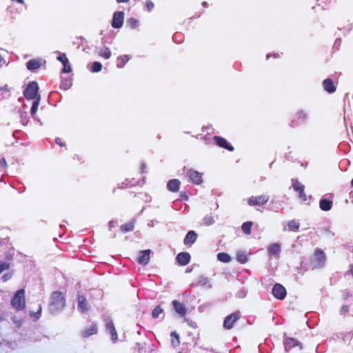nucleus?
I'll use <instances>...</instances> for the list:
<instances>
[{
    "label": "nucleus",
    "instance_id": "f257e3e1",
    "mask_svg": "<svg viewBox=\"0 0 353 353\" xmlns=\"http://www.w3.org/2000/svg\"><path fill=\"white\" fill-rule=\"evenodd\" d=\"M66 305V299L62 292L54 291L50 297L49 310L55 314L61 311Z\"/></svg>",
    "mask_w": 353,
    "mask_h": 353
},
{
    "label": "nucleus",
    "instance_id": "f03ea898",
    "mask_svg": "<svg viewBox=\"0 0 353 353\" xmlns=\"http://www.w3.org/2000/svg\"><path fill=\"white\" fill-rule=\"evenodd\" d=\"M25 290L19 289L13 295L11 299V305L17 311H21L26 308Z\"/></svg>",
    "mask_w": 353,
    "mask_h": 353
},
{
    "label": "nucleus",
    "instance_id": "7ed1b4c3",
    "mask_svg": "<svg viewBox=\"0 0 353 353\" xmlns=\"http://www.w3.org/2000/svg\"><path fill=\"white\" fill-rule=\"evenodd\" d=\"M327 256L323 250L316 248L313 256L310 259V263L313 268H321L325 265Z\"/></svg>",
    "mask_w": 353,
    "mask_h": 353
},
{
    "label": "nucleus",
    "instance_id": "20e7f679",
    "mask_svg": "<svg viewBox=\"0 0 353 353\" xmlns=\"http://www.w3.org/2000/svg\"><path fill=\"white\" fill-rule=\"evenodd\" d=\"M39 89L37 81H30L23 92V96L27 100H35L38 97H41V94L38 93Z\"/></svg>",
    "mask_w": 353,
    "mask_h": 353
},
{
    "label": "nucleus",
    "instance_id": "39448f33",
    "mask_svg": "<svg viewBox=\"0 0 353 353\" xmlns=\"http://www.w3.org/2000/svg\"><path fill=\"white\" fill-rule=\"evenodd\" d=\"M241 317L239 311L234 312L230 315L227 316L223 321V326L225 330H231L234 324Z\"/></svg>",
    "mask_w": 353,
    "mask_h": 353
},
{
    "label": "nucleus",
    "instance_id": "423d86ee",
    "mask_svg": "<svg viewBox=\"0 0 353 353\" xmlns=\"http://www.w3.org/2000/svg\"><path fill=\"white\" fill-rule=\"evenodd\" d=\"M98 332V325L95 322H92L80 332V336L83 339H87Z\"/></svg>",
    "mask_w": 353,
    "mask_h": 353
},
{
    "label": "nucleus",
    "instance_id": "0eeeda50",
    "mask_svg": "<svg viewBox=\"0 0 353 353\" xmlns=\"http://www.w3.org/2000/svg\"><path fill=\"white\" fill-rule=\"evenodd\" d=\"M283 343L285 351H290L292 350H301L303 348L302 344L292 337L285 339Z\"/></svg>",
    "mask_w": 353,
    "mask_h": 353
},
{
    "label": "nucleus",
    "instance_id": "6e6552de",
    "mask_svg": "<svg viewBox=\"0 0 353 353\" xmlns=\"http://www.w3.org/2000/svg\"><path fill=\"white\" fill-rule=\"evenodd\" d=\"M292 185L295 192H297L299 193V199L303 201H305L307 200V195L305 193V186L303 185L300 181H299L297 179H292Z\"/></svg>",
    "mask_w": 353,
    "mask_h": 353
},
{
    "label": "nucleus",
    "instance_id": "1a4fd4ad",
    "mask_svg": "<svg viewBox=\"0 0 353 353\" xmlns=\"http://www.w3.org/2000/svg\"><path fill=\"white\" fill-rule=\"evenodd\" d=\"M272 293L276 299L283 300L286 296L287 291L283 285L280 283H276L272 288Z\"/></svg>",
    "mask_w": 353,
    "mask_h": 353
},
{
    "label": "nucleus",
    "instance_id": "9d476101",
    "mask_svg": "<svg viewBox=\"0 0 353 353\" xmlns=\"http://www.w3.org/2000/svg\"><path fill=\"white\" fill-rule=\"evenodd\" d=\"M269 200L268 195H260L256 196H251L248 199V203L250 206L263 205L265 204Z\"/></svg>",
    "mask_w": 353,
    "mask_h": 353
},
{
    "label": "nucleus",
    "instance_id": "9b49d317",
    "mask_svg": "<svg viewBox=\"0 0 353 353\" xmlns=\"http://www.w3.org/2000/svg\"><path fill=\"white\" fill-rule=\"evenodd\" d=\"M187 176L194 184L199 185L203 182V174L190 169L187 172Z\"/></svg>",
    "mask_w": 353,
    "mask_h": 353
},
{
    "label": "nucleus",
    "instance_id": "f8f14e48",
    "mask_svg": "<svg viewBox=\"0 0 353 353\" xmlns=\"http://www.w3.org/2000/svg\"><path fill=\"white\" fill-rule=\"evenodd\" d=\"M124 20V12L123 11H117L113 14L112 26L114 28H120L122 27Z\"/></svg>",
    "mask_w": 353,
    "mask_h": 353
},
{
    "label": "nucleus",
    "instance_id": "ddd939ff",
    "mask_svg": "<svg viewBox=\"0 0 353 353\" xmlns=\"http://www.w3.org/2000/svg\"><path fill=\"white\" fill-rule=\"evenodd\" d=\"M213 139L219 147L226 149L230 152L234 151V147L225 138L219 136H214Z\"/></svg>",
    "mask_w": 353,
    "mask_h": 353
},
{
    "label": "nucleus",
    "instance_id": "4468645a",
    "mask_svg": "<svg viewBox=\"0 0 353 353\" xmlns=\"http://www.w3.org/2000/svg\"><path fill=\"white\" fill-rule=\"evenodd\" d=\"M172 306L175 312L181 316H185L187 314V307L185 305L177 300H174L172 302Z\"/></svg>",
    "mask_w": 353,
    "mask_h": 353
},
{
    "label": "nucleus",
    "instance_id": "2eb2a0df",
    "mask_svg": "<svg viewBox=\"0 0 353 353\" xmlns=\"http://www.w3.org/2000/svg\"><path fill=\"white\" fill-rule=\"evenodd\" d=\"M191 256L187 252H182L177 254L176 257V262L181 266L186 265L190 261Z\"/></svg>",
    "mask_w": 353,
    "mask_h": 353
},
{
    "label": "nucleus",
    "instance_id": "dca6fc26",
    "mask_svg": "<svg viewBox=\"0 0 353 353\" xmlns=\"http://www.w3.org/2000/svg\"><path fill=\"white\" fill-rule=\"evenodd\" d=\"M198 234L194 230H190L185 235L183 243L188 247H191L196 242Z\"/></svg>",
    "mask_w": 353,
    "mask_h": 353
},
{
    "label": "nucleus",
    "instance_id": "f3484780",
    "mask_svg": "<svg viewBox=\"0 0 353 353\" xmlns=\"http://www.w3.org/2000/svg\"><path fill=\"white\" fill-rule=\"evenodd\" d=\"M57 59L61 61L63 65L62 69L63 72L68 73L71 72V65L65 53H60L59 56L57 57Z\"/></svg>",
    "mask_w": 353,
    "mask_h": 353
},
{
    "label": "nucleus",
    "instance_id": "a211bd4d",
    "mask_svg": "<svg viewBox=\"0 0 353 353\" xmlns=\"http://www.w3.org/2000/svg\"><path fill=\"white\" fill-rule=\"evenodd\" d=\"M150 250H141L138 257V263L143 265H147L150 262Z\"/></svg>",
    "mask_w": 353,
    "mask_h": 353
},
{
    "label": "nucleus",
    "instance_id": "6ab92c4d",
    "mask_svg": "<svg viewBox=\"0 0 353 353\" xmlns=\"http://www.w3.org/2000/svg\"><path fill=\"white\" fill-rule=\"evenodd\" d=\"M105 328L108 331L110 332L112 341L114 343L116 342L118 339V334L114 327L113 321L111 319L107 321L105 324Z\"/></svg>",
    "mask_w": 353,
    "mask_h": 353
},
{
    "label": "nucleus",
    "instance_id": "aec40b11",
    "mask_svg": "<svg viewBox=\"0 0 353 353\" xmlns=\"http://www.w3.org/2000/svg\"><path fill=\"white\" fill-rule=\"evenodd\" d=\"M77 299L78 301V307L81 312L83 313L87 312L88 310V303L86 298L83 295L79 294Z\"/></svg>",
    "mask_w": 353,
    "mask_h": 353
},
{
    "label": "nucleus",
    "instance_id": "412c9836",
    "mask_svg": "<svg viewBox=\"0 0 353 353\" xmlns=\"http://www.w3.org/2000/svg\"><path fill=\"white\" fill-rule=\"evenodd\" d=\"M281 244L279 243H271L268 247V253L270 256L279 255L281 252Z\"/></svg>",
    "mask_w": 353,
    "mask_h": 353
},
{
    "label": "nucleus",
    "instance_id": "4be33fe9",
    "mask_svg": "<svg viewBox=\"0 0 353 353\" xmlns=\"http://www.w3.org/2000/svg\"><path fill=\"white\" fill-rule=\"evenodd\" d=\"M323 85L324 90L329 93H333L336 90V87L334 85L333 81L329 78L323 81Z\"/></svg>",
    "mask_w": 353,
    "mask_h": 353
},
{
    "label": "nucleus",
    "instance_id": "5701e85b",
    "mask_svg": "<svg viewBox=\"0 0 353 353\" xmlns=\"http://www.w3.org/2000/svg\"><path fill=\"white\" fill-rule=\"evenodd\" d=\"M180 181L178 179H172L170 180L167 184V188L170 191L173 192H176L179 190Z\"/></svg>",
    "mask_w": 353,
    "mask_h": 353
},
{
    "label": "nucleus",
    "instance_id": "b1692460",
    "mask_svg": "<svg viewBox=\"0 0 353 353\" xmlns=\"http://www.w3.org/2000/svg\"><path fill=\"white\" fill-rule=\"evenodd\" d=\"M332 201L324 198H322L319 201V207L323 211H329L332 208Z\"/></svg>",
    "mask_w": 353,
    "mask_h": 353
},
{
    "label": "nucleus",
    "instance_id": "393cba45",
    "mask_svg": "<svg viewBox=\"0 0 353 353\" xmlns=\"http://www.w3.org/2000/svg\"><path fill=\"white\" fill-rule=\"evenodd\" d=\"M41 65V60L39 59H30L27 62L26 66L29 70H35L39 68Z\"/></svg>",
    "mask_w": 353,
    "mask_h": 353
},
{
    "label": "nucleus",
    "instance_id": "a878e982",
    "mask_svg": "<svg viewBox=\"0 0 353 353\" xmlns=\"http://www.w3.org/2000/svg\"><path fill=\"white\" fill-rule=\"evenodd\" d=\"M170 337L172 345L174 347H179L181 343L179 334L176 331H173L170 334Z\"/></svg>",
    "mask_w": 353,
    "mask_h": 353
},
{
    "label": "nucleus",
    "instance_id": "bb28decb",
    "mask_svg": "<svg viewBox=\"0 0 353 353\" xmlns=\"http://www.w3.org/2000/svg\"><path fill=\"white\" fill-rule=\"evenodd\" d=\"M134 228V221H132L130 222L123 224L120 226V230L122 232H131Z\"/></svg>",
    "mask_w": 353,
    "mask_h": 353
},
{
    "label": "nucleus",
    "instance_id": "cd10ccee",
    "mask_svg": "<svg viewBox=\"0 0 353 353\" xmlns=\"http://www.w3.org/2000/svg\"><path fill=\"white\" fill-rule=\"evenodd\" d=\"M130 59H131V57L129 55H124V56H121V57H118L117 66L120 68H123L125 65V64L127 63V61L128 60H130Z\"/></svg>",
    "mask_w": 353,
    "mask_h": 353
},
{
    "label": "nucleus",
    "instance_id": "c85d7f7f",
    "mask_svg": "<svg viewBox=\"0 0 353 353\" xmlns=\"http://www.w3.org/2000/svg\"><path fill=\"white\" fill-rule=\"evenodd\" d=\"M41 97H38L37 99L33 101L31 109H30V114L32 117H34L35 114L37 113V111L38 110V107L41 101Z\"/></svg>",
    "mask_w": 353,
    "mask_h": 353
},
{
    "label": "nucleus",
    "instance_id": "c756f323",
    "mask_svg": "<svg viewBox=\"0 0 353 353\" xmlns=\"http://www.w3.org/2000/svg\"><path fill=\"white\" fill-rule=\"evenodd\" d=\"M72 85V81L70 78L63 79L61 82L60 88L65 90H68Z\"/></svg>",
    "mask_w": 353,
    "mask_h": 353
},
{
    "label": "nucleus",
    "instance_id": "7c9ffc66",
    "mask_svg": "<svg viewBox=\"0 0 353 353\" xmlns=\"http://www.w3.org/2000/svg\"><path fill=\"white\" fill-rule=\"evenodd\" d=\"M253 225L252 221H246L241 225V230L246 235L251 234V228Z\"/></svg>",
    "mask_w": 353,
    "mask_h": 353
},
{
    "label": "nucleus",
    "instance_id": "2f4dec72",
    "mask_svg": "<svg viewBox=\"0 0 353 353\" xmlns=\"http://www.w3.org/2000/svg\"><path fill=\"white\" fill-rule=\"evenodd\" d=\"M217 259L219 261L223 263H229L231 261V256L225 252H220L217 254Z\"/></svg>",
    "mask_w": 353,
    "mask_h": 353
},
{
    "label": "nucleus",
    "instance_id": "473e14b6",
    "mask_svg": "<svg viewBox=\"0 0 353 353\" xmlns=\"http://www.w3.org/2000/svg\"><path fill=\"white\" fill-rule=\"evenodd\" d=\"M236 260L241 263H245L248 261L247 254L243 252H238L236 254Z\"/></svg>",
    "mask_w": 353,
    "mask_h": 353
},
{
    "label": "nucleus",
    "instance_id": "72a5a7b5",
    "mask_svg": "<svg viewBox=\"0 0 353 353\" xmlns=\"http://www.w3.org/2000/svg\"><path fill=\"white\" fill-rule=\"evenodd\" d=\"M99 54V56L103 57L106 59H108L111 57V51L108 48H103L100 49Z\"/></svg>",
    "mask_w": 353,
    "mask_h": 353
},
{
    "label": "nucleus",
    "instance_id": "f704fd0d",
    "mask_svg": "<svg viewBox=\"0 0 353 353\" xmlns=\"http://www.w3.org/2000/svg\"><path fill=\"white\" fill-rule=\"evenodd\" d=\"M102 69V64L99 61H94L92 63L90 70L92 72H98Z\"/></svg>",
    "mask_w": 353,
    "mask_h": 353
},
{
    "label": "nucleus",
    "instance_id": "c9c22d12",
    "mask_svg": "<svg viewBox=\"0 0 353 353\" xmlns=\"http://www.w3.org/2000/svg\"><path fill=\"white\" fill-rule=\"evenodd\" d=\"M288 225L290 230L292 231H296L299 228V223L295 220H292L289 221Z\"/></svg>",
    "mask_w": 353,
    "mask_h": 353
},
{
    "label": "nucleus",
    "instance_id": "e433bc0d",
    "mask_svg": "<svg viewBox=\"0 0 353 353\" xmlns=\"http://www.w3.org/2000/svg\"><path fill=\"white\" fill-rule=\"evenodd\" d=\"M163 312V309L161 307V306H157L154 308V310L152 312V316L154 319H157L159 317V315L162 314Z\"/></svg>",
    "mask_w": 353,
    "mask_h": 353
},
{
    "label": "nucleus",
    "instance_id": "4c0bfd02",
    "mask_svg": "<svg viewBox=\"0 0 353 353\" xmlns=\"http://www.w3.org/2000/svg\"><path fill=\"white\" fill-rule=\"evenodd\" d=\"M203 223L205 225H207V226L211 225L214 223V217L211 215L205 216L203 219Z\"/></svg>",
    "mask_w": 353,
    "mask_h": 353
},
{
    "label": "nucleus",
    "instance_id": "58836bf2",
    "mask_svg": "<svg viewBox=\"0 0 353 353\" xmlns=\"http://www.w3.org/2000/svg\"><path fill=\"white\" fill-rule=\"evenodd\" d=\"M127 24L129 25L132 28H136L139 26V21L137 19L133 17H130L127 20Z\"/></svg>",
    "mask_w": 353,
    "mask_h": 353
},
{
    "label": "nucleus",
    "instance_id": "ea45409f",
    "mask_svg": "<svg viewBox=\"0 0 353 353\" xmlns=\"http://www.w3.org/2000/svg\"><path fill=\"white\" fill-rule=\"evenodd\" d=\"M209 283V279L205 276H199L198 279V285L206 286Z\"/></svg>",
    "mask_w": 353,
    "mask_h": 353
},
{
    "label": "nucleus",
    "instance_id": "a19ab883",
    "mask_svg": "<svg viewBox=\"0 0 353 353\" xmlns=\"http://www.w3.org/2000/svg\"><path fill=\"white\" fill-rule=\"evenodd\" d=\"M296 117L298 119H301L302 121H305L307 118V114L303 110L297 112Z\"/></svg>",
    "mask_w": 353,
    "mask_h": 353
},
{
    "label": "nucleus",
    "instance_id": "79ce46f5",
    "mask_svg": "<svg viewBox=\"0 0 353 353\" xmlns=\"http://www.w3.org/2000/svg\"><path fill=\"white\" fill-rule=\"evenodd\" d=\"M10 268V263L5 261H0V274L4 270Z\"/></svg>",
    "mask_w": 353,
    "mask_h": 353
},
{
    "label": "nucleus",
    "instance_id": "37998d69",
    "mask_svg": "<svg viewBox=\"0 0 353 353\" xmlns=\"http://www.w3.org/2000/svg\"><path fill=\"white\" fill-rule=\"evenodd\" d=\"M41 308H42L41 305H39L37 312H30V316H32V317H35L37 319H39L41 316Z\"/></svg>",
    "mask_w": 353,
    "mask_h": 353
},
{
    "label": "nucleus",
    "instance_id": "c03bdc74",
    "mask_svg": "<svg viewBox=\"0 0 353 353\" xmlns=\"http://www.w3.org/2000/svg\"><path fill=\"white\" fill-rule=\"evenodd\" d=\"M145 6L148 12L152 11L154 6V3L151 1H147Z\"/></svg>",
    "mask_w": 353,
    "mask_h": 353
},
{
    "label": "nucleus",
    "instance_id": "a18cd8bd",
    "mask_svg": "<svg viewBox=\"0 0 353 353\" xmlns=\"http://www.w3.org/2000/svg\"><path fill=\"white\" fill-rule=\"evenodd\" d=\"M6 168V159L3 157H2L0 159V170L5 169Z\"/></svg>",
    "mask_w": 353,
    "mask_h": 353
},
{
    "label": "nucleus",
    "instance_id": "49530a36",
    "mask_svg": "<svg viewBox=\"0 0 353 353\" xmlns=\"http://www.w3.org/2000/svg\"><path fill=\"white\" fill-rule=\"evenodd\" d=\"M349 311V307L346 305H343L341 307L340 312L341 314H345Z\"/></svg>",
    "mask_w": 353,
    "mask_h": 353
},
{
    "label": "nucleus",
    "instance_id": "de8ad7c7",
    "mask_svg": "<svg viewBox=\"0 0 353 353\" xmlns=\"http://www.w3.org/2000/svg\"><path fill=\"white\" fill-rule=\"evenodd\" d=\"M11 277H12V274L7 273L3 276L2 279L3 281H7L8 280L10 279Z\"/></svg>",
    "mask_w": 353,
    "mask_h": 353
},
{
    "label": "nucleus",
    "instance_id": "09e8293b",
    "mask_svg": "<svg viewBox=\"0 0 353 353\" xmlns=\"http://www.w3.org/2000/svg\"><path fill=\"white\" fill-rule=\"evenodd\" d=\"M55 142L57 145H59L61 146H65L64 142L62 141V139L61 138H57L55 139Z\"/></svg>",
    "mask_w": 353,
    "mask_h": 353
},
{
    "label": "nucleus",
    "instance_id": "8fccbe9b",
    "mask_svg": "<svg viewBox=\"0 0 353 353\" xmlns=\"http://www.w3.org/2000/svg\"><path fill=\"white\" fill-rule=\"evenodd\" d=\"M1 92H9L10 89L8 88V85H5L3 86L0 87Z\"/></svg>",
    "mask_w": 353,
    "mask_h": 353
},
{
    "label": "nucleus",
    "instance_id": "3c124183",
    "mask_svg": "<svg viewBox=\"0 0 353 353\" xmlns=\"http://www.w3.org/2000/svg\"><path fill=\"white\" fill-rule=\"evenodd\" d=\"M145 165L144 163H142L140 168L141 173H144L145 172Z\"/></svg>",
    "mask_w": 353,
    "mask_h": 353
},
{
    "label": "nucleus",
    "instance_id": "603ef678",
    "mask_svg": "<svg viewBox=\"0 0 353 353\" xmlns=\"http://www.w3.org/2000/svg\"><path fill=\"white\" fill-rule=\"evenodd\" d=\"M350 272L353 276V264L350 265Z\"/></svg>",
    "mask_w": 353,
    "mask_h": 353
},
{
    "label": "nucleus",
    "instance_id": "864d4df0",
    "mask_svg": "<svg viewBox=\"0 0 353 353\" xmlns=\"http://www.w3.org/2000/svg\"><path fill=\"white\" fill-rule=\"evenodd\" d=\"M118 3H125L129 1V0H117Z\"/></svg>",
    "mask_w": 353,
    "mask_h": 353
},
{
    "label": "nucleus",
    "instance_id": "5fc2aeb1",
    "mask_svg": "<svg viewBox=\"0 0 353 353\" xmlns=\"http://www.w3.org/2000/svg\"><path fill=\"white\" fill-rule=\"evenodd\" d=\"M109 225H110V227H114V221H110V222H109Z\"/></svg>",
    "mask_w": 353,
    "mask_h": 353
},
{
    "label": "nucleus",
    "instance_id": "6e6d98bb",
    "mask_svg": "<svg viewBox=\"0 0 353 353\" xmlns=\"http://www.w3.org/2000/svg\"><path fill=\"white\" fill-rule=\"evenodd\" d=\"M5 321V318L0 314V323Z\"/></svg>",
    "mask_w": 353,
    "mask_h": 353
},
{
    "label": "nucleus",
    "instance_id": "4d7b16f0",
    "mask_svg": "<svg viewBox=\"0 0 353 353\" xmlns=\"http://www.w3.org/2000/svg\"><path fill=\"white\" fill-rule=\"evenodd\" d=\"M202 6H203V7H207V6H208V3H207L206 1H203V2L202 3Z\"/></svg>",
    "mask_w": 353,
    "mask_h": 353
},
{
    "label": "nucleus",
    "instance_id": "13d9d810",
    "mask_svg": "<svg viewBox=\"0 0 353 353\" xmlns=\"http://www.w3.org/2000/svg\"><path fill=\"white\" fill-rule=\"evenodd\" d=\"M294 121H292V123H291V126H292V127H293V126H294V125H296V123H295V124H294Z\"/></svg>",
    "mask_w": 353,
    "mask_h": 353
},
{
    "label": "nucleus",
    "instance_id": "bf43d9fd",
    "mask_svg": "<svg viewBox=\"0 0 353 353\" xmlns=\"http://www.w3.org/2000/svg\"><path fill=\"white\" fill-rule=\"evenodd\" d=\"M181 196L184 197L186 200L188 199V196L185 194H184V195L181 194Z\"/></svg>",
    "mask_w": 353,
    "mask_h": 353
},
{
    "label": "nucleus",
    "instance_id": "052dcab7",
    "mask_svg": "<svg viewBox=\"0 0 353 353\" xmlns=\"http://www.w3.org/2000/svg\"><path fill=\"white\" fill-rule=\"evenodd\" d=\"M279 55L278 54H274V57L278 58Z\"/></svg>",
    "mask_w": 353,
    "mask_h": 353
},
{
    "label": "nucleus",
    "instance_id": "680f3d73",
    "mask_svg": "<svg viewBox=\"0 0 353 353\" xmlns=\"http://www.w3.org/2000/svg\"><path fill=\"white\" fill-rule=\"evenodd\" d=\"M270 56H271L270 54H267V56H266L267 57V59H268L270 57Z\"/></svg>",
    "mask_w": 353,
    "mask_h": 353
},
{
    "label": "nucleus",
    "instance_id": "e2e57ef3",
    "mask_svg": "<svg viewBox=\"0 0 353 353\" xmlns=\"http://www.w3.org/2000/svg\"><path fill=\"white\" fill-rule=\"evenodd\" d=\"M351 185L353 187V179H352V181H351Z\"/></svg>",
    "mask_w": 353,
    "mask_h": 353
},
{
    "label": "nucleus",
    "instance_id": "0e129e2a",
    "mask_svg": "<svg viewBox=\"0 0 353 353\" xmlns=\"http://www.w3.org/2000/svg\"><path fill=\"white\" fill-rule=\"evenodd\" d=\"M179 353H182V352H179Z\"/></svg>",
    "mask_w": 353,
    "mask_h": 353
}]
</instances>
